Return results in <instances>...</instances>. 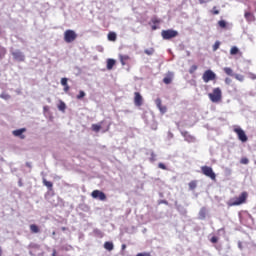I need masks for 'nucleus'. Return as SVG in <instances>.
Listing matches in <instances>:
<instances>
[{
  "label": "nucleus",
  "instance_id": "f257e3e1",
  "mask_svg": "<svg viewBox=\"0 0 256 256\" xmlns=\"http://www.w3.org/2000/svg\"><path fill=\"white\" fill-rule=\"evenodd\" d=\"M248 197H249V193L244 191L239 195V197H234L230 199L227 205L228 207H237L239 205H243L244 203H247Z\"/></svg>",
  "mask_w": 256,
  "mask_h": 256
},
{
  "label": "nucleus",
  "instance_id": "f03ea898",
  "mask_svg": "<svg viewBox=\"0 0 256 256\" xmlns=\"http://www.w3.org/2000/svg\"><path fill=\"white\" fill-rule=\"evenodd\" d=\"M208 97L212 103H221V101H223V92L221 88L217 87L208 94Z\"/></svg>",
  "mask_w": 256,
  "mask_h": 256
},
{
  "label": "nucleus",
  "instance_id": "7ed1b4c3",
  "mask_svg": "<svg viewBox=\"0 0 256 256\" xmlns=\"http://www.w3.org/2000/svg\"><path fill=\"white\" fill-rule=\"evenodd\" d=\"M179 35V32L177 30L168 29V30H162L161 36L165 41H169V39H175Z\"/></svg>",
  "mask_w": 256,
  "mask_h": 256
},
{
  "label": "nucleus",
  "instance_id": "20e7f679",
  "mask_svg": "<svg viewBox=\"0 0 256 256\" xmlns=\"http://www.w3.org/2000/svg\"><path fill=\"white\" fill-rule=\"evenodd\" d=\"M77 40V32L74 30L68 29L64 32V41L65 43H73Z\"/></svg>",
  "mask_w": 256,
  "mask_h": 256
},
{
  "label": "nucleus",
  "instance_id": "39448f33",
  "mask_svg": "<svg viewBox=\"0 0 256 256\" xmlns=\"http://www.w3.org/2000/svg\"><path fill=\"white\" fill-rule=\"evenodd\" d=\"M201 171H202L203 175H205L206 177H209L212 181H216L217 175L213 171V168H211L209 166H202Z\"/></svg>",
  "mask_w": 256,
  "mask_h": 256
},
{
  "label": "nucleus",
  "instance_id": "423d86ee",
  "mask_svg": "<svg viewBox=\"0 0 256 256\" xmlns=\"http://www.w3.org/2000/svg\"><path fill=\"white\" fill-rule=\"evenodd\" d=\"M202 79L204 83H209V81H215L217 79V74L212 70H206L202 75Z\"/></svg>",
  "mask_w": 256,
  "mask_h": 256
},
{
  "label": "nucleus",
  "instance_id": "0eeeda50",
  "mask_svg": "<svg viewBox=\"0 0 256 256\" xmlns=\"http://www.w3.org/2000/svg\"><path fill=\"white\" fill-rule=\"evenodd\" d=\"M234 133H236L239 141H241L242 143H247V141H249L247 134H245V131L241 129V127L234 128Z\"/></svg>",
  "mask_w": 256,
  "mask_h": 256
},
{
  "label": "nucleus",
  "instance_id": "6e6552de",
  "mask_svg": "<svg viewBox=\"0 0 256 256\" xmlns=\"http://www.w3.org/2000/svg\"><path fill=\"white\" fill-rule=\"evenodd\" d=\"M91 197L93 199H99V201H107V195H105L101 190L92 191Z\"/></svg>",
  "mask_w": 256,
  "mask_h": 256
},
{
  "label": "nucleus",
  "instance_id": "1a4fd4ad",
  "mask_svg": "<svg viewBox=\"0 0 256 256\" xmlns=\"http://www.w3.org/2000/svg\"><path fill=\"white\" fill-rule=\"evenodd\" d=\"M134 104L136 105V107H141V105H143V96H141V93H134Z\"/></svg>",
  "mask_w": 256,
  "mask_h": 256
},
{
  "label": "nucleus",
  "instance_id": "9d476101",
  "mask_svg": "<svg viewBox=\"0 0 256 256\" xmlns=\"http://www.w3.org/2000/svg\"><path fill=\"white\" fill-rule=\"evenodd\" d=\"M156 107H158L159 111L162 113H167V106H164L161 102V98H157L155 100Z\"/></svg>",
  "mask_w": 256,
  "mask_h": 256
},
{
  "label": "nucleus",
  "instance_id": "9b49d317",
  "mask_svg": "<svg viewBox=\"0 0 256 256\" xmlns=\"http://www.w3.org/2000/svg\"><path fill=\"white\" fill-rule=\"evenodd\" d=\"M27 131L25 128H21L18 130H14L12 133L15 137H20V139H25V135H23Z\"/></svg>",
  "mask_w": 256,
  "mask_h": 256
},
{
  "label": "nucleus",
  "instance_id": "f8f14e48",
  "mask_svg": "<svg viewBox=\"0 0 256 256\" xmlns=\"http://www.w3.org/2000/svg\"><path fill=\"white\" fill-rule=\"evenodd\" d=\"M12 55L16 61H25V55L21 51L12 52Z\"/></svg>",
  "mask_w": 256,
  "mask_h": 256
},
{
  "label": "nucleus",
  "instance_id": "ddd939ff",
  "mask_svg": "<svg viewBox=\"0 0 256 256\" xmlns=\"http://www.w3.org/2000/svg\"><path fill=\"white\" fill-rule=\"evenodd\" d=\"M119 59H120V63L123 67H125V65H127V61L131 60V57L129 55H123L120 54L119 55Z\"/></svg>",
  "mask_w": 256,
  "mask_h": 256
},
{
  "label": "nucleus",
  "instance_id": "4468645a",
  "mask_svg": "<svg viewBox=\"0 0 256 256\" xmlns=\"http://www.w3.org/2000/svg\"><path fill=\"white\" fill-rule=\"evenodd\" d=\"M172 82H173V73L168 72L166 77L163 78V83H165V85H171Z\"/></svg>",
  "mask_w": 256,
  "mask_h": 256
},
{
  "label": "nucleus",
  "instance_id": "2eb2a0df",
  "mask_svg": "<svg viewBox=\"0 0 256 256\" xmlns=\"http://www.w3.org/2000/svg\"><path fill=\"white\" fill-rule=\"evenodd\" d=\"M183 137H184L185 141H187V143H195V141H196L195 136H192L188 132H184Z\"/></svg>",
  "mask_w": 256,
  "mask_h": 256
},
{
  "label": "nucleus",
  "instance_id": "dca6fc26",
  "mask_svg": "<svg viewBox=\"0 0 256 256\" xmlns=\"http://www.w3.org/2000/svg\"><path fill=\"white\" fill-rule=\"evenodd\" d=\"M244 17H245V19H246L249 23L255 21V15H253V13H251V12H246V13L244 14Z\"/></svg>",
  "mask_w": 256,
  "mask_h": 256
},
{
  "label": "nucleus",
  "instance_id": "f3484780",
  "mask_svg": "<svg viewBox=\"0 0 256 256\" xmlns=\"http://www.w3.org/2000/svg\"><path fill=\"white\" fill-rule=\"evenodd\" d=\"M115 63H116L115 59L109 58L107 60V66L106 67H107L108 71H111V69H113V67H115Z\"/></svg>",
  "mask_w": 256,
  "mask_h": 256
},
{
  "label": "nucleus",
  "instance_id": "a211bd4d",
  "mask_svg": "<svg viewBox=\"0 0 256 256\" xmlns=\"http://www.w3.org/2000/svg\"><path fill=\"white\" fill-rule=\"evenodd\" d=\"M101 125H103V121L100 122L99 124H92L91 129L95 133H99L101 131Z\"/></svg>",
  "mask_w": 256,
  "mask_h": 256
},
{
  "label": "nucleus",
  "instance_id": "6ab92c4d",
  "mask_svg": "<svg viewBox=\"0 0 256 256\" xmlns=\"http://www.w3.org/2000/svg\"><path fill=\"white\" fill-rule=\"evenodd\" d=\"M188 187L190 191H194V189H197V180L190 181Z\"/></svg>",
  "mask_w": 256,
  "mask_h": 256
},
{
  "label": "nucleus",
  "instance_id": "aec40b11",
  "mask_svg": "<svg viewBox=\"0 0 256 256\" xmlns=\"http://www.w3.org/2000/svg\"><path fill=\"white\" fill-rule=\"evenodd\" d=\"M43 185L51 191L53 189V182L47 181V179H43Z\"/></svg>",
  "mask_w": 256,
  "mask_h": 256
},
{
  "label": "nucleus",
  "instance_id": "412c9836",
  "mask_svg": "<svg viewBox=\"0 0 256 256\" xmlns=\"http://www.w3.org/2000/svg\"><path fill=\"white\" fill-rule=\"evenodd\" d=\"M104 249H106L107 251H113L114 249L113 242H105Z\"/></svg>",
  "mask_w": 256,
  "mask_h": 256
},
{
  "label": "nucleus",
  "instance_id": "4be33fe9",
  "mask_svg": "<svg viewBox=\"0 0 256 256\" xmlns=\"http://www.w3.org/2000/svg\"><path fill=\"white\" fill-rule=\"evenodd\" d=\"M30 231L31 233H39L41 230L39 229V226H37L36 224H31Z\"/></svg>",
  "mask_w": 256,
  "mask_h": 256
},
{
  "label": "nucleus",
  "instance_id": "5701e85b",
  "mask_svg": "<svg viewBox=\"0 0 256 256\" xmlns=\"http://www.w3.org/2000/svg\"><path fill=\"white\" fill-rule=\"evenodd\" d=\"M108 41H117V34L115 32H109Z\"/></svg>",
  "mask_w": 256,
  "mask_h": 256
},
{
  "label": "nucleus",
  "instance_id": "b1692460",
  "mask_svg": "<svg viewBox=\"0 0 256 256\" xmlns=\"http://www.w3.org/2000/svg\"><path fill=\"white\" fill-rule=\"evenodd\" d=\"M224 73H226V75H229L230 77H234L235 74H233V69H231L230 67H225L223 68Z\"/></svg>",
  "mask_w": 256,
  "mask_h": 256
},
{
  "label": "nucleus",
  "instance_id": "393cba45",
  "mask_svg": "<svg viewBox=\"0 0 256 256\" xmlns=\"http://www.w3.org/2000/svg\"><path fill=\"white\" fill-rule=\"evenodd\" d=\"M239 53H241V51H239V48H237V46H233L230 49V55H239Z\"/></svg>",
  "mask_w": 256,
  "mask_h": 256
},
{
  "label": "nucleus",
  "instance_id": "a878e982",
  "mask_svg": "<svg viewBox=\"0 0 256 256\" xmlns=\"http://www.w3.org/2000/svg\"><path fill=\"white\" fill-rule=\"evenodd\" d=\"M145 55H154L155 54V48H148L144 50Z\"/></svg>",
  "mask_w": 256,
  "mask_h": 256
},
{
  "label": "nucleus",
  "instance_id": "bb28decb",
  "mask_svg": "<svg viewBox=\"0 0 256 256\" xmlns=\"http://www.w3.org/2000/svg\"><path fill=\"white\" fill-rule=\"evenodd\" d=\"M5 55H7V49H5V47L0 46V61L1 59H3V57H5Z\"/></svg>",
  "mask_w": 256,
  "mask_h": 256
},
{
  "label": "nucleus",
  "instance_id": "cd10ccee",
  "mask_svg": "<svg viewBox=\"0 0 256 256\" xmlns=\"http://www.w3.org/2000/svg\"><path fill=\"white\" fill-rule=\"evenodd\" d=\"M218 25L221 29H225L227 27V22L225 20L218 21Z\"/></svg>",
  "mask_w": 256,
  "mask_h": 256
},
{
  "label": "nucleus",
  "instance_id": "c85d7f7f",
  "mask_svg": "<svg viewBox=\"0 0 256 256\" xmlns=\"http://www.w3.org/2000/svg\"><path fill=\"white\" fill-rule=\"evenodd\" d=\"M235 79H237V81H244L245 77L241 74H234Z\"/></svg>",
  "mask_w": 256,
  "mask_h": 256
},
{
  "label": "nucleus",
  "instance_id": "c756f323",
  "mask_svg": "<svg viewBox=\"0 0 256 256\" xmlns=\"http://www.w3.org/2000/svg\"><path fill=\"white\" fill-rule=\"evenodd\" d=\"M240 163L242 165H249V159L247 157L241 158Z\"/></svg>",
  "mask_w": 256,
  "mask_h": 256
},
{
  "label": "nucleus",
  "instance_id": "7c9ffc66",
  "mask_svg": "<svg viewBox=\"0 0 256 256\" xmlns=\"http://www.w3.org/2000/svg\"><path fill=\"white\" fill-rule=\"evenodd\" d=\"M219 47H221V42L216 41L213 45V51H217V49H219Z\"/></svg>",
  "mask_w": 256,
  "mask_h": 256
},
{
  "label": "nucleus",
  "instance_id": "2f4dec72",
  "mask_svg": "<svg viewBox=\"0 0 256 256\" xmlns=\"http://www.w3.org/2000/svg\"><path fill=\"white\" fill-rule=\"evenodd\" d=\"M0 97L1 99H5V101H7L8 99H11V96L7 93H2Z\"/></svg>",
  "mask_w": 256,
  "mask_h": 256
},
{
  "label": "nucleus",
  "instance_id": "473e14b6",
  "mask_svg": "<svg viewBox=\"0 0 256 256\" xmlns=\"http://www.w3.org/2000/svg\"><path fill=\"white\" fill-rule=\"evenodd\" d=\"M151 21H152L153 25H157V24L161 23V19H158L157 17H153L151 19Z\"/></svg>",
  "mask_w": 256,
  "mask_h": 256
},
{
  "label": "nucleus",
  "instance_id": "72a5a7b5",
  "mask_svg": "<svg viewBox=\"0 0 256 256\" xmlns=\"http://www.w3.org/2000/svg\"><path fill=\"white\" fill-rule=\"evenodd\" d=\"M65 107H66L65 102H60V105L58 106V109L60 111H65Z\"/></svg>",
  "mask_w": 256,
  "mask_h": 256
},
{
  "label": "nucleus",
  "instance_id": "f704fd0d",
  "mask_svg": "<svg viewBox=\"0 0 256 256\" xmlns=\"http://www.w3.org/2000/svg\"><path fill=\"white\" fill-rule=\"evenodd\" d=\"M212 15H219V10H217V6H214L211 10Z\"/></svg>",
  "mask_w": 256,
  "mask_h": 256
},
{
  "label": "nucleus",
  "instance_id": "c9c22d12",
  "mask_svg": "<svg viewBox=\"0 0 256 256\" xmlns=\"http://www.w3.org/2000/svg\"><path fill=\"white\" fill-rule=\"evenodd\" d=\"M196 71H197V65H192V66L190 67L189 73L193 74V73L196 72Z\"/></svg>",
  "mask_w": 256,
  "mask_h": 256
},
{
  "label": "nucleus",
  "instance_id": "e433bc0d",
  "mask_svg": "<svg viewBox=\"0 0 256 256\" xmlns=\"http://www.w3.org/2000/svg\"><path fill=\"white\" fill-rule=\"evenodd\" d=\"M67 81H68L67 78H62V79H61V85H62L63 87L69 85V84L67 83Z\"/></svg>",
  "mask_w": 256,
  "mask_h": 256
},
{
  "label": "nucleus",
  "instance_id": "4c0bfd02",
  "mask_svg": "<svg viewBox=\"0 0 256 256\" xmlns=\"http://www.w3.org/2000/svg\"><path fill=\"white\" fill-rule=\"evenodd\" d=\"M83 97H85V92L80 90L79 95H77V99H83Z\"/></svg>",
  "mask_w": 256,
  "mask_h": 256
},
{
  "label": "nucleus",
  "instance_id": "58836bf2",
  "mask_svg": "<svg viewBox=\"0 0 256 256\" xmlns=\"http://www.w3.org/2000/svg\"><path fill=\"white\" fill-rule=\"evenodd\" d=\"M158 167H159V169H163L164 171H167V166H165V164H163V163H159Z\"/></svg>",
  "mask_w": 256,
  "mask_h": 256
},
{
  "label": "nucleus",
  "instance_id": "ea45409f",
  "mask_svg": "<svg viewBox=\"0 0 256 256\" xmlns=\"http://www.w3.org/2000/svg\"><path fill=\"white\" fill-rule=\"evenodd\" d=\"M211 243H217L219 241V238H217L216 236H213L211 239H210Z\"/></svg>",
  "mask_w": 256,
  "mask_h": 256
},
{
  "label": "nucleus",
  "instance_id": "a19ab883",
  "mask_svg": "<svg viewBox=\"0 0 256 256\" xmlns=\"http://www.w3.org/2000/svg\"><path fill=\"white\" fill-rule=\"evenodd\" d=\"M136 256H151V253L149 252L138 253Z\"/></svg>",
  "mask_w": 256,
  "mask_h": 256
},
{
  "label": "nucleus",
  "instance_id": "79ce46f5",
  "mask_svg": "<svg viewBox=\"0 0 256 256\" xmlns=\"http://www.w3.org/2000/svg\"><path fill=\"white\" fill-rule=\"evenodd\" d=\"M231 82H232L231 78H226L225 79L226 85H231Z\"/></svg>",
  "mask_w": 256,
  "mask_h": 256
},
{
  "label": "nucleus",
  "instance_id": "37998d69",
  "mask_svg": "<svg viewBox=\"0 0 256 256\" xmlns=\"http://www.w3.org/2000/svg\"><path fill=\"white\" fill-rule=\"evenodd\" d=\"M200 215H201L203 218H205V208H202V209L200 210Z\"/></svg>",
  "mask_w": 256,
  "mask_h": 256
},
{
  "label": "nucleus",
  "instance_id": "c03bdc74",
  "mask_svg": "<svg viewBox=\"0 0 256 256\" xmlns=\"http://www.w3.org/2000/svg\"><path fill=\"white\" fill-rule=\"evenodd\" d=\"M69 89H70L69 84L66 85V86H64V91H65V93H68V92H69Z\"/></svg>",
  "mask_w": 256,
  "mask_h": 256
},
{
  "label": "nucleus",
  "instance_id": "a18cd8bd",
  "mask_svg": "<svg viewBox=\"0 0 256 256\" xmlns=\"http://www.w3.org/2000/svg\"><path fill=\"white\" fill-rule=\"evenodd\" d=\"M157 29H159V27L157 25H152V31H157Z\"/></svg>",
  "mask_w": 256,
  "mask_h": 256
},
{
  "label": "nucleus",
  "instance_id": "49530a36",
  "mask_svg": "<svg viewBox=\"0 0 256 256\" xmlns=\"http://www.w3.org/2000/svg\"><path fill=\"white\" fill-rule=\"evenodd\" d=\"M150 161H155V154H151V158H150Z\"/></svg>",
  "mask_w": 256,
  "mask_h": 256
},
{
  "label": "nucleus",
  "instance_id": "de8ad7c7",
  "mask_svg": "<svg viewBox=\"0 0 256 256\" xmlns=\"http://www.w3.org/2000/svg\"><path fill=\"white\" fill-rule=\"evenodd\" d=\"M127 249V245L122 244V251H125Z\"/></svg>",
  "mask_w": 256,
  "mask_h": 256
},
{
  "label": "nucleus",
  "instance_id": "09e8293b",
  "mask_svg": "<svg viewBox=\"0 0 256 256\" xmlns=\"http://www.w3.org/2000/svg\"><path fill=\"white\" fill-rule=\"evenodd\" d=\"M52 256H57V250H53Z\"/></svg>",
  "mask_w": 256,
  "mask_h": 256
},
{
  "label": "nucleus",
  "instance_id": "8fccbe9b",
  "mask_svg": "<svg viewBox=\"0 0 256 256\" xmlns=\"http://www.w3.org/2000/svg\"><path fill=\"white\" fill-rule=\"evenodd\" d=\"M109 131V125L106 127V129L103 131V133H107Z\"/></svg>",
  "mask_w": 256,
  "mask_h": 256
},
{
  "label": "nucleus",
  "instance_id": "3c124183",
  "mask_svg": "<svg viewBox=\"0 0 256 256\" xmlns=\"http://www.w3.org/2000/svg\"><path fill=\"white\" fill-rule=\"evenodd\" d=\"M251 79H256L255 74H251Z\"/></svg>",
  "mask_w": 256,
  "mask_h": 256
},
{
  "label": "nucleus",
  "instance_id": "603ef678",
  "mask_svg": "<svg viewBox=\"0 0 256 256\" xmlns=\"http://www.w3.org/2000/svg\"><path fill=\"white\" fill-rule=\"evenodd\" d=\"M198 1H199V3H201V4L205 3V0H198Z\"/></svg>",
  "mask_w": 256,
  "mask_h": 256
},
{
  "label": "nucleus",
  "instance_id": "864d4df0",
  "mask_svg": "<svg viewBox=\"0 0 256 256\" xmlns=\"http://www.w3.org/2000/svg\"><path fill=\"white\" fill-rule=\"evenodd\" d=\"M162 203H164L165 205H168V202L166 200H163Z\"/></svg>",
  "mask_w": 256,
  "mask_h": 256
},
{
  "label": "nucleus",
  "instance_id": "5fc2aeb1",
  "mask_svg": "<svg viewBox=\"0 0 256 256\" xmlns=\"http://www.w3.org/2000/svg\"><path fill=\"white\" fill-rule=\"evenodd\" d=\"M62 231H67V228L66 227H62Z\"/></svg>",
  "mask_w": 256,
  "mask_h": 256
},
{
  "label": "nucleus",
  "instance_id": "6e6d98bb",
  "mask_svg": "<svg viewBox=\"0 0 256 256\" xmlns=\"http://www.w3.org/2000/svg\"><path fill=\"white\" fill-rule=\"evenodd\" d=\"M56 233L55 232H52V235H55Z\"/></svg>",
  "mask_w": 256,
  "mask_h": 256
}]
</instances>
